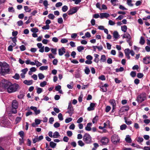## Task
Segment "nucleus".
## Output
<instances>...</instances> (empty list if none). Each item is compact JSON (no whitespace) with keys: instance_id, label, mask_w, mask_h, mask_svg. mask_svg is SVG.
<instances>
[{"instance_id":"7","label":"nucleus","mask_w":150,"mask_h":150,"mask_svg":"<svg viewBox=\"0 0 150 150\" xmlns=\"http://www.w3.org/2000/svg\"><path fill=\"white\" fill-rule=\"evenodd\" d=\"M79 8V7H73L67 12V13L69 15L73 14L76 13Z\"/></svg>"},{"instance_id":"1","label":"nucleus","mask_w":150,"mask_h":150,"mask_svg":"<svg viewBox=\"0 0 150 150\" xmlns=\"http://www.w3.org/2000/svg\"><path fill=\"white\" fill-rule=\"evenodd\" d=\"M19 88L20 86L18 84L16 83L12 84L11 83V84L8 87L7 89L8 92L10 93L16 91Z\"/></svg>"},{"instance_id":"61","label":"nucleus","mask_w":150,"mask_h":150,"mask_svg":"<svg viewBox=\"0 0 150 150\" xmlns=\"http://www.w3.org/2000/svg\"><path fill=\"white\" fill-rule=\"evenodd\" d=\"M76 54V52L75 51H73L71 52V55L73 58H74L75 57Z\"/></svg>"},{"instance_id":"56","label":"nucleus","mask_w":150,"mask_h":150,"mask_svg":"<svg viewBox=\"0 0 150 150\" xmlns=\"http://www.w3.org/2000/svg\"><path fill=\"white\" fill-rule=\"evenodd\" d=\"M51 51L52 53L54 55H56L57 54V49H53L52 48L51 49Z\"/></svg>"},{"instance_id":"62","label":"nucleus","mask_w":150,"mask_h":150,"mask_svg":"<svg viewBox=\"0 0 150 150\" xmlns=\"http://www.w3.org/2000/svg\"><path fill=\"white\" fill-rule=\"evenodd\" d=\"M62 16L64 20H66L68 18V16L66 13L63 14Z\"/></svg>"},{"instance_id":"40","label":"nucleus","mask_w":150,"mask_h":150,"mask_svg":"<svg viewBox=\"0 0 150 150\" xmlns=\"http://www.w3.org/2000/svg\"><path fill=\"white\" fill-rule=\"evenodd\" d=\"M48 18L51 19L53 20L55 18L54 15L52 13H50L48 15Z\"/></svg>"},{"instance_id":"43","label":"nucleus","mask_w":150,"mask_h":150,"mask_svg":"<svg viewBox=\"0 0 150 150\" xmlns=\"http://www.w3.org/2000/svg\"><path fill=\"white\" fill-rule=\"evenodd\" d=\"M68 41V40L66 38L62 39L61 40V42L62 43H65Z\"/></svg>"},{"instance_id":"36","label":"nucleus","mask_w":150,"mask_h":150,"mask_svg":"<svg viewBox=\"0 0 150 150\" xmlns=\"http://www.w3.org/2000/svg\"><path fill=\"white\" fill-rule=\"evenodd\" d=\"M77 50L78 52H81L84 50V47L82 46H79L77 47Z\"/></svg>"},{"instance_id":"63","label":"nucleus","mask_w":150,"mask_h":150,"mask_svg":"<svg viewBox=\"0 0 150 150\" xmlns=\"http://www.w3.org/2000/svg\"><path fill=\"white\" fill-rule=\"evenodd\" d=\"M107 62L108 64H111L112 63V59L109 58L107 60Z\"/></svg>"},{"instance_id":"41","label":"nucleus","mask_w":150,"mask_h":150,"mask_svg":"<svg viewBox=\"0 0 150 150\" xmlns=\"http://www.w3.org/2000/svg\"><path fill=\"white\" fill-rule=\"evenodd\" d=\"M127 4L130 6H132L133 5L131 3L132 0H127Z\"/></svg>"},{"instance_id":"18","label":"nucleus","mask_w":150,"mask_h":150,"mask_svg":"<svg viewBox=\"0 0 150 150\" xmlns=\"http://www.w3.org/2000/svg\"><path fill=\"white\" fill-rule=\"evenodd\" d=\"M92 125V124L90 122L88 123L86 126L85 127V129L88 131H91V127Z\"/></svg>"},{"instance_id":"25","label":"nucleus","mask_w":150,"mask_h":150,"mask_svg":"<svg viewBox=\"0 0 150 150\" xmlns=\"http://www.w3.org/2000/svg\"><path fill=\"white\" fill-rule=\"evenodd\" d=\"M121 29L122 31L125 32L127 31V26L126 25H122L121 27Z\"/></svg>"},{"instance_id":"4","label":"nucleus","mask_w":150,"mask_h":150,"mask_svg":"<svg viewBox=\"0 0 150 150\" xmlns=\"http://www.w3.org/2000/svg\"><path fill=\"white\" fill-rule=\"evenodd\" d=\"M111 141L113 144H116L119 143L120 139L117 135L114 134L111 137Z\"/></svg>"},{"instance_id":"58","label":"nucleus","mask_w":150,"mask_h":150,"mask_svg":"<svg viewBox=\"0 0 150 150\" xmlns=\"http://www.w3.org/2000/svg\"><path fill=\"white\" fill-rule=\"evenodd\" d=\"M62 5V2H59L57 3L55 5V6L57 7H58L61 6Z\"/></svg>"},{"instance_id":"16","label":"nucleus","mask_w":150,"mask_h":150,"mask_svg":"<svg viewBox=\"0 0 150 150\" xmlns=\"http://www.w3.org/2000/svg\"><path fill=\"white\" fill-rule=\"evenodd\" d=\"M95 104V103H91L90 106L87 108L88 110L90 111L94 110Z\"/></svg>"},{"instance_id":"37","label":"nucleus","mask_w":150,"mask_h":150,"mask_svg":"<svg viewBox=\"0 0 150 150\" xmlns=\"http://www.w3.org/2000/svg\"><path fill=\"white\" fill-rule=\"evenodd\" d=\"M58 117L60 120L62 121L63 120L62 115L61 113H59V114Z\"/></svg>"},{"instance_id":"28","label":"nucleus","mask_w":150,"mask_h":150,"mask_svg":"<svg viewBox=\"0 0 150 150\" xmlns=\"http://www.w3.org/2000/svg\"><path fill=\"white\" fill-rule=\"evenodd\" d=\"M124 70V68L123 67H121L119 68H117L115 69V71L117 72H119L122 71Z\"/></svg>"},{"instance_id":"53","label":"nucleus","mask_w":150,"mask_h":150,"mask_svg":"<svg viewBox=\"0 0 150 150\" xmlns=\"http://www.w3.org/2000/svg\"><path fill=\"white\" fill-rule=\"evenodd\" d=\"M35 62L36 65L38 67L41 66L42 65V64L39 62L38 61L36 60L35 61Z\"/></svg>"},{"instance_id":"21","label":"nucleus","mask_w":150,"mask_h":150,"mask_svg":"<svg viewBox=\"0 0 150 150\" xmlns=\"http://www.w3.org/2000/svg\"><path fill=\"white\" fill-rule=\"evenodd\" d=\"M85 73L87 74H88L90 72V70L88 67H86L85 69H84Z\"/></svg>"},{"instance_id":"55","label":"nucleus","mask_w":150,"mask_h":150,"mask_svg":"<svg viewBox=\"0 0 150 150\" xmlns=\"http://www.w3.org/2000/svg\"><path fill=\"white\" fill-rule=\"evenodd\" d=\"M125 122L126 123L127 125H130L132 123V122L131 121H127V119H126V117H125Z\"/></svg>"},{"instance_id":"35","label":"nucleus","mask_w":150,"mask_h":150,"mask_svg":"<svg viewBox=\"0 0 150 150\" xmlns=\"http://www.w3.org/2000/svg\"><path fill=\"white\" fill-rule=\"evenodd\" d=\"M13 78L17 80L19 79L20 78V76L18 74L16 73L15 75L13 77Z\"/></svg>"},{"instance_id":"13","label":"nucleus","mask_w":150,"mask_h":150,"mask_svg":"<svg viewBox=\"0 0 150 150\" xmlns=\"http://www.w3.org/2000/svg\"><path fill=\"white\" fill-rule=\"evenodd\" d=\"M110 16L109 14L106 13H100V18L103 19L104 18H107Z\"/></svg>"},{"instance_id":"26","label":"nucleus","mask_w":150,"mask_h":150,"mask_svg":"<svg viewBox=\"0 0 150 150\" xmlns=\"http://www.w3.org/2000/svg\"><path fill=\"white\" fill-rule=\"evenodd\" d=\"M24 10L26 12H30L31 11V9L27 6H25L24 7Z\"/></svg>"},{"instance_id":"3","label":"nucleus","mask_w":150,"mask_h":150,"mask_svg":"<svg viewBox=\"0 0 150 150\" xmlns=\"http://www.w3.org/2000/svg\"><path fill=\"white\" fill-rule=\"evenodd\" d=\"M91 140V137L89 134L85 133L83 135V140L86 143L91 144L92 142Z\"/></svg>"},{"instance_id":"34","label":"nucleus","mask_w":150,"mask_h":150,"mask_svg":"<svg viewBox=\"0 0 150 150\" xmlns=\"http://www.w3.org/2000/svg\"><path fill=\"white\" fill-rule=\"evenodd\" d=\"M47 82L45 81H44L40 83V86L41 87H44L47 85Z\"/></svg>"},{"instance_id":"33","label":"nucleus","mask_w":150,"mask_h":150,"mask_svg":"<svg viewBox=\"0 0 150 150\" xmlns=\"http://www.w3.org/2000/svg\"><path fill=\"white\" fill-rule=\"evenodd\" d=\"M18 134L20 137L22 138H24V133L23 131H21L18 132Z\"/></svg>"},{"instance_id":"45","label":"nucleus","mask_w":150,"mask_h":150,"mask_svg":"<svg viewBox=\"0 0 150 150\" xmlns=\"http://www.w3.org/2000/svg\"><path fill=\"white\" fill-rule=\"evenodd\" d=\"M20 50L21 51H23L25 50L26 47L25 46L23 45H22L20 47Z\"/></svg>"},{"instance_id":"14","label":"nucleus","mask_w":150,"mask_h":150,"mask_svg":"<svg viewBox=\"0 0 150 150\" xmlns=\"http://www.w3.org/2000/svg\"><path fill=\"white\" fill-rule=\"evenodd\" d=\"M59 54L61 56L66 52L65 49L64 47H62L58 50Z\"/></svg>"},{"instance_id":"22","label":"nucleus","mask_w":150,"mask_h":150,"mask_svg":"<svg viewBox=\"0 0 150 150\" xmlns=\"http://www.w3.org/2000/svg\"><path fill=\"white\" fill-rule=\"evenodd\" d=\"M60 136V135L59 134V132H55L53 133V137L54 138H58Z\"/></svg>"},{"instance_id":"31","label":"nucleus","mask_w":150,"mask_h":150,"mask_svg":"<svg viewBox=\"0 0 150 150\" xmlns=\"http://www.w3.org/2000/svg\"><path fill=\"white\" fill-rule=\"evenodd\" d=\"M48 67L47 66H41L39 68V69L41 70H45L47 69Z\"/></svg>"},{"instance_id":"54","label":"nucleus","mask_w":150,"mask_h":150,"mask_svg":"<svg viewBox=\"0 0 150 150\" xmlns=\"http://www.w3.org/2000/svg\"><path fill=\"white\" fill-rule=\"evenodd\" d=\"M58 23L59 24H62L63 22V20L62 18H59L57 20Z\"/></svg>"},{"instance_id":"59","label":"nucleus","mask_w":150,"mask_h":150,"mask_svg":"<svg viewBox=\"0 0 150 150\" xmlns=\"http://www.w3.org/2000/svg\"><path fill=\"white\" fill-rule=\"evenodd\" d=\"M17 24L18 26H20L23 25V23L22 21L20 20L17 22Z\"/></svg>"},{"instance_id":"52","label":"nucleus","mask_w":150,"mask_h":150,"mask_svg":"<svg viewBox=\"0 0 150 150\" xmlns=\"http://www.w3.org/2000/svg\"><path fill=\"white\" fill-rule=\"evenodd\" d=\"M98 117L97 116H96L94 117L92 120V122L93 124L97 123L98 120L97 119H96V118Z\"/></svg>"},{"instance_id":"29","label":"nucleus","mask_w":150,"mask_h":150,"mask_svg":"<svg viewBox=\"0 0 150 150\" xmlns=\"http://www.w3.org/2000/svg\"><path fill=\"white\" fill-rule=\"evenodd\" d=\"M127 127V125L125 124H123L120 126V129L122 130H125L126 129Z\"/></svg>"},{"instance_id":"8","label":"nucleus","mask_w":150,"mask_h":150,"mask_svg":"<svg viewBox=\"0 0 150 150\" xmlns=\"http://www.w3.org/2000/svg\"><path fill=\"white\" fill-rule=\"evenodd\" d=\"M2 71L3 72L4 74L5 73H8L10 71V70L8 68V66L6 65H2L0 64Z\"/></svg>"},{"instance_id":"30","label":"nucleus","mask_w":150,"mask_h":150,"mask_svg":"<svg viewBox=\"0 0 150 150\" xmlns=\"http://www.w3.org/2000/svg\"><path fill=\"white\" fill-rule=\"evenodd\" d=\"M56 144L54 143L53 142H50V146L52 148H54L56 146Z\"/></svg>"},{"instance_id":"5","label":"nucleus","mask_w":150,"mask_h":150,"mask_svg":"<svg viewBox=\"0 0 150 150\" xmlns=\"http://www.w3.org/2000/svg\"><path fill=\"white\" fill-rule=\"evenodd\" d=\"M11 84V82L5 79H3L0 82V86L1 87L7 89L8 87Z\"/></svg>"},{"instance_id":"11","label":"nucleus","mask_w":150,"mask_h":150,"mask_svg":"<svg viewBox=\"0 0 150 150\" xmlns=\"http://www.w3.org/2000/svg\"><path fill=\"white\" fill-rule=\"evenodd\" d=\"M109 103L112 106V111L115 109L116 107V103L115 100L113 99H110L109 101Z\"/></svg>"},{"instance_id":"46","label":"nucleus","mask_w":150,"mask_h":150,"mask_svg":"<svg viewBox=\"0 0 150 150\" xmlns=\"http://www.w3.org/2000/svg\"><path fill=\"white\" fill-rule=\"evenodd\" d=\"M8 10L9 12H11L15 11L14 8L13 7H9L8 8Z\"/></svg>"},{"instance_id":"2","label":"nucleus","mask_w":150,"mask_h":150,"mask_svg":"<svg viewBox=\"0 0 150 150\" xmlns=\"http://www.w3.org/2000/svg\"><path fill=\"white\" fill-rule=\"evenodd\" d=\"M147 99L146 94L144 92H143L139 95L137 97V101L138 103H141Z\"/></svg>"},{"instance_id":"19","label":"nucleus","mask_w":150,"mask_h":150,"mask_svg":"<svg viewBox=\"0 0 150 150\" xmlns=\"http://www.w3.org/2000/svg\"><path fill=\"white\" fill-rule=\"evenodd\" d=\"M125 140L128 143H131L132 141L131 138L129 135H127L126 136V137L125 138Z\"/></svg>"},{"instance_id":"24","label":"nucleus","mask_w":150,"mask_h":150,"mask_svg":"<svg viewBox=\"0 0 150 150\" xmlns=\"http://www.w3.org/2000/svg\"><path fill=\"white\" fill-rule=\"evenodd\" d=\"M145 42V41L144 38L142 36H141L140 39L139 43L142 45H143L144 44Z\"/></svg>"},{"instance_id":"39","label":"nucleus","mask_w":150,"mask_h":150,"mask_svg":"<svg viewBox=\"0 0 150 150\" xmlns=\"http://www.w3.org/2000/svg\"><path fill=\"white\" fill-rule=\"evenodd\" d=\"M38 76L40 79H42L45 78V76L42 73L39 74Z\"/></svg>"},{"instance_id":"49","label":"nucleus","mask_w":150,"mask_h":150,"mask_svg":"<svg viewBox=\"0 0 150 150\" xmlns=\"http://www.w3.org/2000/svg\"><path fill=\"white\" fill-rule=\"evenodd\" d=\"M50 28V26L49 25H47L46 24V25L43 26L42 27V28L43 30H48Z\"/></svg>"},{"instance_id":"17","label":"nucleus","mask_w":150,"mask_h":150,"mask_svg":"<svg viewBox=\"0 0 150 150\" xmlns=\"http://www.w3.org/2000/svg\"><path fill=\"white\" fill-rule=\"evenodd\" d=\"M24 83L27 85H32L33 83V81L32 80H25L23 81Z\"/></svg>"},{"instance_id":"44","label":"nucleus","mask_w":150,"mask_h":150,"mask_svg":"<svg viewBox=\"0 0 150 150\" xmlns=\"http://www.w3.org/2000/svg\"><path fill=\"white\" fill-rule=\"evenodd\" d=\"M72 120V119L71 118L68 117L65 119V122L66 123H68L71 122Z\"/></svg>"},{"instance_id":"48","label":"nucleus","mask_w":150,"mask_h":150,"mask_svg":"<svg viewBox=\"0 0 150 150\" xmlns=\"http://www.w3.org/2000/svg\"><path fill=\"white\" fill-rule=\"evenodd\" d=\"M99 79H100L102 81H104L105 80V76L103 75H102L98 77Z\"/></svg>"},{"instance_id":"57","label":"nucleus","mask_w":150,"mask_h":150,"mask_svg":"<svg viewBox=\"0 0 150 150\" xmlns=\"http://www.w3.org/2000/svg\"><path fill=\"white\" fill-rule=\"evenodd\" d=\"M93 57L91 55H89L86 57V59L88 60H91L93 59Z\"/></svg>"},{"instance_id":"10","label":"nucleus","mask_w":150,"mask_h":150,"mask_svg":"<svg viewBox=\"0 0 150 150\" xmlns=\"http://www.w3.org/2000/svg\"><path fill=\"white\" fill-rule=\"evenodd\" d=\"M109 140L107 137H102L100 140L101 143L103 145H106L108 142Z\"/></svg>"},{"instance_id":"47","label":"nucleus","mask_w":150,"mask_h":150,"mask_svg":"<svg viewBox=\"0 0 150 150\" xmlns=\"http://www.w3.org/2000/svg\"><path fill=\"white\" fill-rule=\"evenodd\" d=\"M60 126V124L58 122H56L54 124V127L56 128L59 127Z\"/></svg>"},{"instance_id":"64","label":"nucleus","mask_w":150,"mask_h":150,"mask_svg":"<svg viewBox=\"0 0 150 150\" xmlns=\"http://www.w3.org/2000/svg\"><path fill=\"white\" fill-rule=\"evenodd\" d=\"M111 109V107L109 106H106L105 108V111L106 112H109Z\"/></svg>"},{"instance_id":"27","label":"nucleus","mask_w":150,"mask_h":150,"mask_svg":"<svg viewBox=\"0 0 150 150\" xmlns=\"http://www.w3.org/2000/svg\"><path fill=\"white\" fill-rule=\"evenodd\" d=\"M36 88L37 89V93L38 94H40L42 92V90L41 88L37 87Z\"/></svg>"},{"instance_id":"23","label":"nucleus","mask_w":150,"mask_h":150,"mask_svg":"<svg viewBox=\"0 0 150 150\" xmlns=\"http://www.w3.org/2000/svg\"><path fill=\"white\" fill-rule=\"evenodd\" d=\"M113 36L115 38H118L119 37V34L118 32L117 31H114L113 33Z\"/></svg>"},{"instance_id":"51","label":"nucleus","mask_w":150,"mask_h":150,"mask_svg":"<svg viewBox=\"0 0 150 150\" xmlns=\"http://www.w3.org/2000/svg\"><path fill=\"white\" fill-rule=\"evenodd\" d=\"M41 120H40L36 119L35 120V122L37 125H39L40 123Z\"/></svg>"},{"instance_id":"6","label":"nucleus","mask_w":150,"mask_h":150,"mask_svg":"<svg viewBox=\"0 0 150 150\" xmlns=\"http://www.w3.org/2000/svg\"><path fill=\"white\" fill-rule=\"evenodd\" d=\"M74 109L72 107L71 102L69 103L68 106V110L66 113H69L70 116H71L74 113Z\"/></svg>"},{"instance_id":"50","label":"nucleus","mask_w":150,"mask_h":150,"mask_svg":"<svg viewBox=\"0 0 150 150\" xmlns=\"http://www.w3.org/2000/svg\"><path fill=\"white\" fill-rule=\"evenodd\" d=\"M144 76V75L142 73H138L137 74V77L139 78H142Z\"/></svg>"},{"instance_id":"42","label":"nucleus","mask_w":150,"mask_h":150,"mask_svg":"<svg viewBox=\"0 0 150 150\" xmlns=\"http://www.w3.org/2000/svg\"><path fill=\"white\" fill-rule=\"evenodd\" d=\"M78 143L79 145L81 146H83L84 145V144L81 140H79Z\"/></svg>"},{"instance_id":"60","label":"nucleus","mask_w":150,"mask_h":150,"mask_svg":"<svg viewBox=\"0 0 150 150\" xmlns=\"http://www.w3.org/2000/svg\"><path fill=\"white\" fill-rule=\"evenodd\" d=\"M69 44L72 47H74L76 46L75 43L74 42L71 41Z\"/></svg>"},{"instance_id":"15","label":"nucleus","mask_w":150,"mask_h":150,"mask_svg":"<svg viewBox=\"0 0 150 150\" xmlns=\"http://www.w3.org/2000/svg\"><path fill=\"white\" fill-rule=\"evenodd\" d=\"M18 103L16 100H13L12 103V107L13 109H17L18 107Z\"/></svg>"},{"instance_id":"32","label":"nucleus","mask_w":150,"mask_h":150,"mask_svg":"<svg viewBox=\"0 0 150 150\" xmlns=\"http://www.w3.org/2000/svg\"><path fill=\"white\" fill-rule=\"evenodd\" d=\"M68 9V7L66 5L64 6L62 8V10L64 12H66L67 10Z\"/></svg>"},{"instance_id":"9","label":"nucleus","mask_w":150,"mask_h":150,"mask_svg":"<svg viewBox=\"0 0 150 150\" xmlns=\"http://www.w3.org/2000/svg\"><path fill=\"white\" fill-rule=\"evenodd\" d=\"M129 109L128 106H124L121 108L119 111V113L127 111Z\"/></svg>"},{"instance_id":"12","label":"nucleus","mask_w":150,"mask_h":150,"mask_svg":"<svg viewBox=\"0 0 150 150\" xmlns=\"http://www.w3.org/2000/svg\"><path fill=\"white\" fill-rule=\"evenodd\" d=\"M143 62L146 64H149L150 63V57L146 56L143 59Z\"/></svg>"},{"instance_id":"38","label":"nucleus","mask_w":150,"mask_h":150,"mask_svg":"<svg viewBox=\"0 0 150 150\" xmlns=\"http://www.w3.org/2000/svg\"><path fill=\"white\" fill-rule=\"evenodd\" d=\"M31 31L33 33H36L38 32V30L36 28H33L31 29Z\"/></svg>"},{"instance_id":"20","label":"nucleus","mask_w":150,"mask_h":150,"mask_svg":"<svg viewBox=\"0 0 150 150\" xmlns=\"http://www.w3.org/2000/svg\"><path fill=\"white\" fill-rule=\"evenodd\" d=\"M100 60L101 62H106V58L105 55H102L101 56Z\"/></svg>"}]
</instances>
